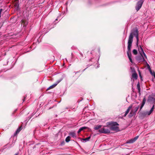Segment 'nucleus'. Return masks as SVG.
I'll use <instances>...</instances> for the list:
<instances>
[{
	"mask_svg": "<svg viewBox=\"0 0 155 155\" xmlns=\"http://www.w3.org/2000/svg\"><path fill=\"white\" fill-rule=\"evenodd\" d=\"M133 35L135 36L137 39V45H138V41H139L138 38V29L137 28L133 29L132 30L130 34L129 37L127 44V54L130 61L132 63V60L131 59V54L130 53L131 48L132 46V43L133 41Z\"/></svg>",
	"mask_w": 155,
	"mask_h": 155,
	"instance_id": "obj_1",
	"label": "nucleus"
},
{
	"mask_svg": "<svg viewBox=\"0 0 155 155\" xmlns=\"http://www.w3.org/2000/svg\"><path fill=\"white\" fill-rule=\"evenodd\" d=\"M139 107V106L138 105H136L134 106H133V104L130 105L129 107L127 110L126 111L124 116H126L129 113L130 110L132 108H133L131 110V111L129 114V116L131 117L133 116L135 114L136 112L137 111Z\"/></svg>",
	"mask_w": 155,
	"mask_h": 155,
	"instance_id": "obj_2",
	"label": "nucleus"
},
{
	"mask_svg": "<svg viewBox=\"0 0 155 155\" xmlns=\"http://www.w3.org/2000/svg\"><path fill=\"white\" fill-rule=\"evenodd\" d=\"M138 51L140 54L143 57V61H144L145 60L144 57L146 58H147V56L144 52L141 46H140V48H138Z\"/></svg>",
	"mask_w": 155,
	"mask_h": 155,
	"instance_id": "obj_3",
	"label": "nucleus"
},
{
	"mask_svg": "<svg viewBox=\"0 0 155 155\" xmlns=\"http://www.w3.org/2000/svg\"><path fill=\"white\" fill-rule=\"evenodd\" d=\"M148 101L152 103H155V94H152L149 97Z\"/></svg>",
	"mask_w": 155,
	"mask_h": 155,
	"instance_id": "obj_4",
	"label": "nucleus"
},
{
	"mask_svg": "<svg viewBox=\"0 0 155 155\" xmlns=\"http://www.w3.org/2000/svg\"><path fill=\"white\" fill-rule=\"evenodd\" d=\"M143 2V0H140L138 2L137 5L135 7L137 11H138L141 8Z\"/></svg>",
	"mask_w": 155,
	"mask_h": 155,
	"instance_id": "obj_5",
	"label": "nucleus"
},
{
	"mask_svg": "<svg viewBox=\"0 0 155 155\" xmlns=\"http://www.w3.org/2000/svg\"><path fill=\"white\" fill-rule=\"evenodd\" d=\"M110 130L108 129L103 128L102 129L99 130V132L101 133L104 134H108L110 132Z\"/></svg>",
	"mask_w": 155,
	"mask_h": 155,
	"instance_id": "obj_6",
	"label": "nucleus"
},
{
	"mask_svg": "<svg viewBox=\"0 0 155 155\" xmlns=\"http://www.w3.org/2000/svg\"><path fill=\"white\" fill-rule=\"evenodd\" d=\"M138 136H137L134 138L133 139H131V140L127 141L126 142L127 143H134L135 142L138 138Z\"/></svg>",
	"mask_w": 155,
	"mask_h": 155,
	"instance_id": "obj_7",
	"label": "nucleus"
},
{
	"mask_svg": "<svg viewBox=\"0 0 155 155\" xmlns=\"http://www.w3.org/2000/svg\"><path fill=\"white\" fill-rule=\"evenodd\" d=\"M61 81V79L60 80H59L56 83L54 84H53V85H52L50 86L49 87H48L47 90H48V89H51V88H52L54 87H55Z\"/></svg>",
	"mask_w": 155,
	"mask_h": 155,
	"instance_id": "obj_8",
	"label": "nucleus"
},
{
	"mask_svg": "<svg viewBox=\"0 0 155 155\" xmlns=\"http://www.w3.org/2000/svg\"><path fill=\"white\" fill-rule=\"evenodd\" d=\"M110 129L111 130L117 131L118 130V127H117L112 126L110 127Z\"/></svg>",
	"mask_w": 155,
	"mask_h": 155,
	"instance_id": "obj_9",
	"label": "nucleus"
},
{
	"mask_svg": "<svg viewBox=\"0 0 155 155\" xmlns=\"http://www.w3.org/2000/svg\"><path fill=\"white\" fill-rule=\"evenodd\" d=\"M132 78L134 79H136L137 78V75L136 73H133L132 75Z\"/></svg>",
	"mask_w": 155,
	"mask_h": 155,
	"instance_id": "obj_10",
	"label": "nucleus"
},
{
	"mask_svg": "<svg viewBox=\"0 0 155 155\" xmlns=\"http://www.w3.org/2000/svg\"><path fill=\"white\" fill-rule=\"evenodd\" d=\"M69 135L74 137H76V135L74 132H71L69 133Z\"/></svg>",
	"mask_w": 155,
	"mask_h": 155,
	"instance_id": "obj_11",
	"label": "nucleus"
},
{
	"mask_svg": "<svg viewBox=\"0 0 155 155\" xmlns=\"http://www.w3.org/2000/svg\"><path fill=\"white\" fill-rule=\"evenodd\" d=\"M87 128V127H83L81 128H80L79 129V130H78V133H80L81 132V131H82L86 129Z\"/></svg>",
	"mask_w": 155,
	"mask_h": 155,
	"instance_id": "obj_12",
	"label": "nucleus"
},
{
	"mask_svg": "<svg viewBox=\"0 0 155 155\" xmlns=\"http://www.w3.org/2000/svg\"><path fill=\"white\" fill-rule=\"evenodd\" d=\"M149 70L150 74L154 76L155 79V72L154 71H152L150 68H149Z\"/></svg>",
	"mask_w": 155,
	"mask_h": 155,
	"instance_id": "obj_13",
	"label": "nucleus"
},
{
	"mask_svg": "<svg viewBox=\"0 0 155 155\" xmlns=\"http://www.w3.org/2000/svg\"><path fill=\"white\" fill-rule=\"evenodd\" d=\"M101 127L102 126L101 125H96L94 129L95 130H97L101 128Z\"/></svg>",
	"mask_w": 155,
	"mask_h": 155,
	"instance_id": "obj_14",
	"label": "nucleus"
},
{
	"mask_svg": "<svg viewBox=\"0 0 155 155\" xmlns=\"http://www.w3.org/2000/svg\"><path fill=\"white\" fill-rule=\"evenodd\" d=\"M21 130V127H20L18 128L16 131V134L19 133L20 130Z\"/></svg>",
	"mask_w": 155,
	"mask_h": 155,
	"instance_id": "obj_15",
	"label": "nucleus"
},
{
	"mask_svg": "<svg viewBox=\"0 0 155 155\" xmlns=\"http://www.w3.org/2000/svg\"><path fill=\"white\" fill-rule=\"evenodd\" d=\"M70 138H71V137L69 136L67 137L65 139L66 141L67 142H69L70 140Z\"/></svg>",
	"mask_w": 155,
	"mask_h": 155,
	"instance_id": "obj_16",
	"label": "nucleus"
},
{
	"mask_svg": "<svg viewBox=\"0 0 155 155\" xmlns=\"http://www.w3.org/2000/svg\"><path fill=\"white\" fill-rule=\"evenodd\" d=\"M133 52L134 54L136 55L137 54V51L136 50L134 49L133 51Z\"/></svg>",
	"mask_w": 155,
	"mask_h": 155,
	"instance_id": "obj_17",
	"label": "nucleus"
},
{
	"mask_svg": "<svg viewBox=\"0 0 155 155\" xmlns=\"http://www.w3.org/2000/svg\"><path fill=\"white\" fill-rule=\"evenodd\" d=\"M90 138L91 137H87L85 139H83V140L85 141H88L90 139Z\"/></svg>",
	"mask_w": 155,
	"mask_h": 155,
	"instance_id": "obj_18",
	"label": "nucleus"
},
{
	"mask_svg": "<svg viewBox=\"0 0 155 155\" xmlns=\"http://www.w3.org/2000/svg\"><path fill=\"white\" fill-rule=\"evenodd\" d=\"M137 88L139 92H140V86L139 84H137Z\"/></svg>",
	"mask_w": 155,
	"mask_h": 155,
	"instance_id": "obj_19",
	"label": "nucleus"
},
{
	"mask_svg": "<svg viewBox=\"0 0 155 155\" xmlns=\"http://www.w3.org/2000/svg\"><path fill=\"white\" fill-rule=\"evenodd\" d=\"M152 112H151L150 111L148 112H147L146 113V114L149 115L151 114L152 113Z\"/></svg>",
	"mask_w": 155,
	"mask_h": 155,
	"instance_id": "obj_20",
	"label": "nucleus"
},
{
	"mask_svg": "<svg viewBox=\"0 0 155 155\" xmlns=\"http://www.w3.org/2000/svg\"><path fill=\"white\" fill-rule=\"evenodd\" d=\"M154 105H153V107H152V108H151V109H150V111L151 112H152L153 110L154 109Z\"/></svg>",
	"mask_w": 155,
	"mask_h": 155,
	"instance_id": "obj_21",
	"label": "nucleus"
},
{
	"mask_svg": "<svg viewBox=\"0 0 155 155\" xmlns=\"http://www.w3.org/2000/svg\"><path fill=\"white\" fill-rule=\"evenodd\" d=\"M144 104H142L140 107V110H141V109H142V107H143Z\"/></svg>",
	"mask_w": 155,
	"mask_h": 155,
	"instance_id": "obj_22",
	"label": "nucleus"
},
{
	"mask_svg": "<svg viewBox=\"0 0 155 155\" xmlns=\"http://www.w3.org/2000/svg\"><path fill=\"white\" fill-rule=\"evenodd\" d=\"M146 100L145 98L143 99L142 104H144L145 103Z\"/></svg>",
	"mask_w": 155,
	"mask_h": 155,
	"instance_id": "obj_23",
	"label": "nucleus"
},
{
	"mask_svg": "<svg viewBox=\"0 0 155 155\" xmlns=\"http://www.w3.org/2000/svg\"><path fill=\"white\" fill-rule=\"evenodd\" d=\"M113 125H118V124L116 122H114V124H113Z\"/></svg>",
	"mask_w": 155,
	"mask_h": 155,
	"instance_id": "obj_24",
	"label": "nucleus"
},
{
	"mask_svg": "<svg viewBox=\"0 0 155 155\" xmlns=\"http://www.w3.org/2000/svg\"><path fill=\"white\" fill-rule=\"evenodd\" d=\"M2 11V9H0V15H1V13Z\"/></svg>",
	"mask_w": 155,
	"mask_h": 155,
	"instance_id": "obj_25",
	"label": "nucleus"
},
{
	"mask_svg": "<svg viewBox=\"0 0 155 155\" xmlns=\"http://www.w3.org/2000/svg\"><path fill=\"white\" fill-rule=\"evenodd\" d=\"M18 3H17V4H15V5H16V6H17V5H18Z\"/></svg>",
	"mask_w": 155,
	"mask_h": 155,
	"instance_id": "obj_26",
	"label": "nucleus"
},
{
	"mask_svg": "<svg viewBox=\"0 0 155 155\" xmlns=\"http://www.w3.org/2000/svg\"><path fill=\"white\" fill-rule=\"evenodd\" d=\"M80 54H81L82 56H83V54L82 53H80Z\"/></svg>",
	"mask_w": 155,
	"mask_h": 155,
	"instance_id": "obj_27",
	"label": "nucleus"
},
{
	"mask_svg": "<svg viewBox=\"0 0 155 155\" xmlns=\"http://www.w3.org/2000/svg\"><path fill=\"white\" fill-rule=\"evenodd\" d=\"M1 35V33L0 32V35Z\"/></svg>",
	"mask_w": 155,
	"mask_h": 155,
	"instance_id": "obj_28",
	"label": "nucleus"
},
{
	"mask_svg": "<svg viewBox=\"0 0 155 155\" xmlns=\"http://www.w3.org/2000/svg\"><path fill=\"white\" fill-rule=\"evenodd\" d=\"M17 155V154H16L15 155Z\"/></svg>",
	"mask_w": 155,
	"mask_h": 155,
	"instance_id": "obj_29",
	"label": "nucleus"
}]
</instances>
